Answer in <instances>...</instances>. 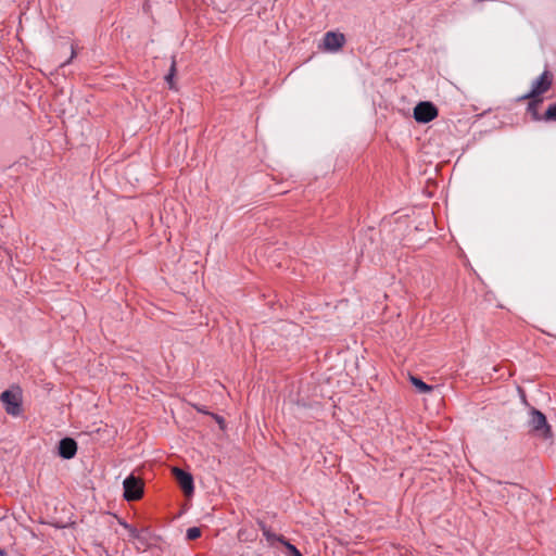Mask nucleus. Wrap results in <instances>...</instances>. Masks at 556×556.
Segmentation results:
<instances>
[{"mask_svg": "<svg viewBox=\"0 0 556 556\" xmlns=\"http://www.w3.org/2000/svg\"><path fill=\"white\" fill-rule=\"evenodd\" d=\"M529 430L543 439L552 438V429L546 417L540 410L532 408L528 420Z\"/></svg>", "mask_w": 556, "mask_h": 556, "instance_id": "1", "label": "nucleus"}, {"mask_svg": "<svg viewBox=\"0 0 556 556\" xmlns=\"http://www.w3.org/2000/svg\"><path fill=\"white\" fill-rule=\"evenodd\" d=\"M0 400L4 405L5 412L12 416H18L22 412V396L18 391L5 390L1 393Z\"/></svg>", "mask_w": 556, "mask_h": 556, "instance_id": "2", "label": "nucleus"}, {"mask_svg": "<svg viewBox=\"0 0 556 556\" xmlns=\"http://www.w3.org/2000/svg\"><path fill=\"white\" fill-rule=\"evenodd\" d=\"M439 112L437 106L429 101L419 102L414 108V118L416 122L427 124L438 116Z\"/></svg>", "mask_w": 556, "mask_h": 556, "instance_id": "3", "label": "nucleus"}, {"mask_svg": "<svg viewBox=\"0 0 556 556\" xmlns=\"http://www.w3.org/2000/svg\"><path fill=\"white\" fill-rule=\"evenodd\" d=\"M123 486L124 497L127 501H138L139 498H141L143 494V483L139 478L132 475L128 476L124 480Z\"/></svg>", "mask_w": 556, "mask_h": 556, "instance_id": "4", "label": "nucleus"}, {"mask_svg": "<svg viewBox=\"0 0 556 556\" xmlns=\"http://www.w3.org/2000/svg\"><path fill=\"white\" fill-rule=\"evenodd\" d=\"M553 75L548 71H544L538 79H535L532 84V88L529 93H527L525 99H535L541 94L545 93L552 86Z\"/></svg>", "mask_w": 556, "mask_h": 556, "instance_id": "5", "label": "nucleus"}, {"mask_svg": "<svg viewBox=\"0 0 556 556\" xmlns=\"http://www.w3.org/2000/svg\"><path fill=\"white\" fill-rule=\"evenodd\" d=\"M345 43V36L342 33L327 31L324 35L323 48L325 51L337 52Z\"/></svg>", "mask_w": 556, "mask_h": 556, "instance_id": "6", "label": "nucleus"}, {"mask_svg": "<svg viewBox=\"0 0 556 556\" xmlns=\"http://www.w3.org/2000/svg\"><path fill=\"white\" fill-rule=\"evenodd\" d=\"M173 475L186 495H191L194 490L192 476L177 467L173 468Z\"/></svg>", "mask_w": 556, "mask_h": 556, "instance_id": "7", "label": "nucleus"}, {"mask_svg": "<svg viewBox=\"0 0 556 556\" xmlns=\"http://www.w3.org/2000/svg\"><path fill=\"white\" fill-rule=\"evenodd\" d=\"M77 453V443L72 438H64L59 442V455L64 459L73 458Z\"/></svg>", "mask_w": 556, "mask_h": 556, "instance_id": "8", "label": "nucleus"}, {"mask_svg": "<svg viewBox=\"0 0 556 556\" xmlns=\"http://www.w3.org/2000/svg\"><path fill=\"white\" fill-rule=\"evenodd\" d=\"M409 380L419 393H428V392L432 391V389H433L432 386L427 384L421 379H419L415 376H410Z\"/></svg>", "mask_w": 556, "mask_h": 556, "instance_id": "9", "label": "nucleus"}, {"mask_svg": "<svg viewBox=\"0 0 556 556\" xmlns=\"http://www.w3.org/2000/svg\"><path fill=\"white\" fill-rule=\"evenodd\" d=\"M136 541L143 546L144 548L150 545V531L148 528L140 529V532L136 539Z\"/></svg>", "mask_w": 556, "mask_h": 556, "instance_id": "10", "label": "nucleus"}, {"mask_svg": "<svg viewBox=\"0 0 556 556\" xmlns=\"http://www.w3.org/2000/svg\"><path fill=\"white\" fill-rule=\"evenodd\" d=\"M118 523L124 527L128 533H129V539L130 540H136L140 530H138L137 528L132 527L131 525L127 523L125 520L123 519H119L118 520Z\"/></svg>", "mask_w": 556, "mask_h": 556, "instance_id": "11", "label": "nucleus"}, {"mask_svg": "<svg viewBox=\"0 0 556 556\" xmlns=\"http://www.w3.org/2000/svg\"><path fill=\"white\" fill-rule=\"evenodd\" d=\"M278 541L281 542L286 546L290 556H302L300 551L293 544L286 541V539L283 536H279Z\"/></svg>", "mask_w": 556, "mask_h": 556, "instance_id": "12", "label": "nucleus"}, {"mask_svg": "<svg viewBox=\"0 0 556 556\" xmlns=\"http://www.w3.org/2000/svg\"><path fill=\"white\" fill-rule=\"evenodd\" d=\"M175 73H176V61H175V59H173L172 65H170V68H169V73L165 76V79L168 83L170 89L175 88L174 87V83H173V78H174Z\"/></svg>", "mask_w": 556, "mask_h": 556, "instance_id": "13", "label": "nucleus"}, {"mask_svg": "<svg viewBox=\"0 0 556 556\" xmlns=\"http://www.w3.org/2000/svg\"><path fill=\"white\" fill-rule=\"evenodd\" d=\"M545 121H556V103H552L544 113Z\"/></svg>", "mask_w": 556, "mask_h": 556, "instance_id": "14", "label": "nucleus"}, {"mask_svg": "<svg viewBox=\"0 0 556 556\" xmlns=\"http://www.w3.org/2000/svg\"><path fill=\"white\" fill-rule=\"evenodd\" d=\"M201 536V529L198 527H192L187 530V539L195 540Z\"/></svg>", "mask_w": 556, "mask_h": 556, "instance_id": "15", "label": "nucleus"}, {"mask_svg": "<svg viewBox=\"0 0 556 556\" xmlns=\"http://www.w3.org/2000/svg\"><path fill=\"white\" fill-rule=\"evenodd\" d=\"M210 415L217 421V424L220 426V428L224 429V426H225L224 418L216 414H212V413Z\"/></svg>", "mask_w": 556, "mask_h": 556, "instance_id": "16", "label": "nucleus"}, {"mask_svg": "<svg viewBox=\"0 0 556 556\" xmlns=\"http://www.w3.org/2000/svg\"><path fill=\"white\" fill-rule=\"evenodd\" d=\"M75 55H76V51H75L74 46L72 45V46H71V58H70V60H68V61H66V62L62 63V66H64L65 64H67V63H68V62H70V61L75 56Z\"/></svg>", "mask_w": 556, "mask_h": 556, "instance_id": "17", "label": "nucleus"}, {"mask_svg": "<svg viewBox=\"0 0 556 556\" xmlns=\"http://www.w3.org/2000/svg\"><path fill=\"white\" fill-rule=\"evenodd\" d=\"M264 535L268 539V540H273V539H277L279 536H276L275 534H271L268 530H264Z\"/></svg>", "mask_w": 556, "mask_h": 556, "instance_id": "18", "label": "nucleus"}, {"mask_svg": "<svg viewBox=\"0 0 556 556\" xmlns=\"http://www.w3.org/2000/svg\"><path fill=\"white\" fill-rule=\"evenodd\" d=\"M193 407L199 412V413H202V414H207L210 415L211 413H208L207 410H205L202 406L200 405H193Z\"/></svg>", "mask_w": 556, "mask_h": 556, "instance_id": "19", "label": "nucleus"}, {"mask_svg": "<svg viewBox=\"0 0 556 556\" xmlns=\"http://www.w3.org/2000/svg\"><path fill=\"white\" fill-rule=\"evenodd\" d=\"M533 118H534L535 121L541 119V117L539 116V114H538L536 112H533Z\"/></svg>", "mask_w": 556, "mask_h": 556, "instance_id": "20", "label": "nucleus"}, {"mask_svg": "<svg viewBox=\"0 0 556 556\" xmlns=\"http://www.w3.org/2000/svg\"><path fill=\"white\" fill-rule=\"evenodd\" d=\"M534 102L529 103V108L531 109L533 106Z\"/></svg>", "mask_w": 556, "mask_h": 556, "instance_id": "21", "label": "nucleus"}, {"mask_svg": "<svg viewBox=\"0 0 556 556\" xmlns=\"http://www.w3.org/2000/svg\"><path fill=\"white\" fill-rule=\"evenodd\" d=\"M4 555V552L0 549V556H3Z\"/></svg>", "mask_w": 556, "mask_h": 556, "instance_id": "22", "label": "nucleus"}]
</instances>
